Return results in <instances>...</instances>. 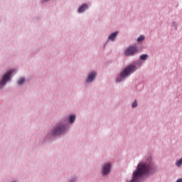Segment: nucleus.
I'll return each mask as SVG.
<instances>
[{
	"label": "nucleus",
	"instance_id": "obj_10",
	"mask_svg": "<svg viewBox=\"0 0 182 182\" xmlns=\"http://www.w3.org/2000/svg\"><path fill=\"white\" fill-rule=\"evenodd\" d=\"M76 117L75 115L70 116V123H75Z\"/></svg>",
	"mask_w": 182,
	"mask_h": 182
},
{
	"label": "nucleus",
	"instance_id": "obj_14",
	"mask_svg": "<svg viewBox=\"0 0 182 182\" xmlns=\"http://www.w3.org/2000/svg\"><path fill=\"white\" fill-rule=\"evenodd\" d=\"M132 107H137V100H135V101L132 103Z\"/></svg>",
	"mask_w": 182,
	"mask_h": 182
},
{
	"label": "nucleus",
	"instance_id": "obj_13",
	"mask_svg": "<svg viewBox=\"0 0 182 182\" xmlns=\"http://www.w3.org/2000/svg\"><path fill=\"white\" fill-rule=\"evenodd\" d=\"M141 41H144V36H141L137 38V42H141Z\"/></svg>",
	"mask_w": 182,
	"mask_h": 182
},
{
	"label": "nucleus",
	"instance_id": "obj_6",
	"mask_svg": "<svg viewBox=\"0 0 182 182\" xmlns=\"http://www.w3.org/2000/svg\"><path fill=\"white\" fill-rule=\"evenodd\" d=\"M110 167H112V164L107 163L105 164L102 168V174L103 176H107L110 173Z\"/></svg>",
	"mask_w": 182,
	"mask_h": 182
},
{
	"label": "nucleus",
	"instance_id": "obj_15",
	"mask_svg": "<svg viewBox=\"0 0 182 182\" xmlns=\"http://www.w3.org/2000/svg\"><path fill=\"white\" fill-rule=\"evenodd\" d=\"M176 182H182V178H179L176 181Z\"/></svg>",
	"mask_w": 182,
	"mask_h": 182
},
{
	"label": "nucleus",
	"instance_id": "obj_1",
	"mask_svg": "<svg viewBox=\"0 0 182 182\" xmlns=\"http://www.w3.org/2000/svg\"><path fill=\"white\" fill-rule=\"evenodd\" d=\"M149 170H150V166L149 164L144 162L140 163L138 164L136 171L133 173L132 180L129 182H139L144 174L149 173Z\"/></svg>",
	"mask_w": 182,
	"mask_h": 182
},
{
	"label": "nucleus",
	"instance_id": "obj_8",
	"mask_svg": "<svg viewBox=\"0 0 182 182\" xmlns=\"http://www.w3.org/2000/svg\"><path fill=\"white\" fill-rule=\"evenodd\" d=\"M86 9H87V4H83L82 5L79 9H78V12L80 14H82V12H85V11H86Z\"/></svg>",
	"mask_w": 182,
	"mask_h": 182
},
{
	"label": "nucleus",
	"instance_id": "obj_5",
	"mask_svg": "<svg viewBox=\"0 0 182 182\" xmlns=\"http://www.w3.org/2000/svg\"><path fill=\"white\" fill-rule=\"evenodd\" d=\"M66 129V127L64 125L58 124L54 129L53 134L54 136H59V134H62L63 132Z\"/></svg>",
	"mask_w": 182,
	"mask_h": 182
},
{
	"label": "nucleus",
	"instance_id": "obj_9",
	"mask_svg": "<svg viewBox=\"0 0 182 182\" xmlns=\"http://www.w3.org/2000/svg\"><path fill=\"white\" fill-rule=\"evenodd\" d=\"M118 34H119V32L117 31L110 34V36H109V41H114V39H116V37L117 36Z\"/></svg>",
	"mask_w": 182,
	"mask_h": 182
},
{
	"label": "nucleus",
	"instance_id": "obj_2",
	"mask_svg": "<svg viewBox=\"0 0 182 182\" xmlns=\"http://www.w3.org/2000/svg\"><path fill=\"white\" fill-rule=\"evenodd\" d=\"M134 70H136V65H129L121 73L120 77L117 78V82H120L122 79H124L126 76H129V75H131Z\"/></svg>",
	"mask_w": 182,
	"mask_h": 182
},
{
	"label": "nucleus",
	"instance_id": "obj_7",
	"mask_svg": "<svg viewBox=\"0 0 182 182\" xmlns=\"http://www.w3.org/2000/svg\"><path fill=\"white\" fill-rule=\"evenodd\" d=\"M96 73L92 72L91 73H90V75H88V78L87 80V82H93L95 77H96Z\"/></svg>",
	"mask_w": 182,
	"mask_h": 182
},
{
	"label": "nucleus",
	"instance_id": "obj_11",
	"mask_svg": "<svg viewBox=\"0 0 182 182\" xmlns=\"http://www.w3.org/2000/svg\"><path fill=\"white\" fill-rule=\"evenodd\" d=\"M149 58V55L147 54H143L142 55H141L140 59L141 60H146V59H147Z\"/></svg>",
	"mask_w": 182,
	"mask_h": 182
},
{
	"label": "nucleus",
	"instance_id": "obj_3",
	"mask_svg": "<svg viewBox=\"0 0 182 182\" xmlns=\"http://www.w3.org/2000/svg\"><path fill=\"white\" fill-rule=\"evenodd\" d=\"M138 49H137V46H132L129 48H128L125 52H124V55L126 56H133V55H134L135 53H137L138 52Z\"/></svg>",
	"mask_w": 182,
	"mask_h": 182
},
{
	"label": "nucleus",
	"instance_id": "obj_4",
	"mask_svg": "<svg viewBox=\"0 0 182 182\" xmlns=\"http://www.w3.org/2000/svg\"><path fill=\"white\" fill-rule=\"evenodd\" d=\"M12 73H14V70H11L4 74L3 79L0 81V86H5V85H6V82L11 79Z\"/></svg>",
	"mask_w": 182,
	"mask_h": 182
},
{
	"label": "nucleus",
	"instance_id": "obj_12",
	"mask_svg": "<svg viewBox=\"0 0 182 182\" xmlns=\"http://www.w3.org/2000/svg\"><path fill=\"white\" fill-rule=\"evenodd\" d=\"M25 83V78L21 77L18 81V85H23Z\"/></svg>",
	"mask_w": 182,
	"mask_h": 182
}]
</instances>
